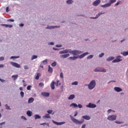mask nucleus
<instances>
[{"label": "nucleus", "mask_w": 128, "mask_h": 128, "mask_svg": "<svg viewBox=\"0 0 128 128\" xmlns=\"http://www.w3.org/2000/svg\"><path fill=\"white\" fill-rule=\"evenodd\" d=\"M120 2H121L120 1L114 4L115 6H120Z\"/></svg>", "instance_id": "41"}, {"label": "nucleus", "mask_w": 128, "mask_h": 128, "mask_svg": "<svg viewBox=\"0 0 128 128\" xmlns=\"http://www.w3.org/2000/svg\"><path fill=\"white\" fill-rule=\"evenodd\" d=\"M26 114L28 116H29L30 118V116H32V112L30 110H28L26 112Z\"/></svg>", "instance_id": "17"}, {"label": "nucleus", "mask_w": 128, "mask_h": 128, "mask_svg": "<svg viewBox=\"0 0 128 128\" xmlns=\"http://www.w3.org/2000/svg\"><path fill=\"white\" fill-rule=\"evenodd\" d=\"M73 54V56H77V54H82L84 53V51L80 50H72V49H66L59 52L60 58H66L70 56V54Z\"/></svg>", "instance_id": "1"}, {"label": "nucleus", "mask_w": 128, "mask_h": 128, "mask_svg": "<svg viewBox=\"0 0 128 128\" xmlns=\"http://www.w3.org/2000/svg\"><path fill=\"white\" fill-rule=\"evenodd\" d=\"M52 122L53 124H56V126H62V124H66V122H56L54 121V120H52Z\"/></svg>", "instance_id": "11"}, {"label": "nucleus", "mask_w": 128, "mask_h": 128, "mask_svg": "<svg viewBox=\"0 0 128 128\" xmlns=\"http://www.w3.org/2000/svg\"><path fill=\"white\" fill-rule=\"evenodd\" d=\"M34 99L32 98H30L28 100V104H32V102H34Z\"/></svg>", "instance_id": "28"}, {"label": "nucleus", "mask_w": 128, "mask_h": 128, "mask_svg": "<svg viewBox=\"0 0 128 128\" xmlns=\"http://www.w3.org/2000/svg\"><path fill=\"white\" fill-rule=\"evenodd\" d=\"M7 22H14V19H8L7 20Z\"/></svg>", "instance_id": "45"}, {"label": "nucleus", "mask_w": 128, "mask_h": 128, "mask_svg": "<svg viewBox=\"0 0 128 128\" xmlns=\"http://www.w3.org/2000/svg\"><path fill=\"white\" fill-rule=\"evenodd\" d=\"M121 54H122L124 56H128V51L121 52Z\"/></svg>", "instance_id": "25"}, {"label": "nucleus", "mask_w": 128, "mask_h": 128, "mask_svg": "<svg viewBox=\"0 0 128 128\" xmlns=\"http://www.w3.org/2000/svg\"><path fill=\"white\" fill-rule=\"evenodd\" d=\"M14 58H20V56H12L10 58V60H13Z\"/></svg>", "instance_id": "33"}, {"label": "nucleus", "mask_w": 128, "mask_h": 128, "mask_svg": "<svg viewBox=\"0 0 128 128\" xmlns=\"http://www.w3.org/2000/svg\"><path fill=\"white\" fill-rule=\"evenodd\" d=\"M100 4V0H96L94 1L92 3V4L94 6H98Z\"/></svg>", "instance_id": "13"}, {"label": "nucleus", "mask_w": 128, "mask_h": 128, "mask_svg": "<svg viewBox=\"0 0 128 128\" xmlns=\"http://www.w3.org/2000/svg\"><path fill=\"white\" fill-rule=\"evenodd\" d=\"M112 112V109H109L108 110L107 112L108 114H110Z\"/></svg>", "instance_id": "51"}, {"label": "nucleus", "mask_w": 128, "mask_h": 128, "mask_svg": "<svg viewBox=\"0 0 128 128\" xmlns=\"http://www.w3.org/2000/svg\"><path fill=\"white\" fill-rule=\"evenodd\" d=\"M36 58H38V56L33 55L31 58V60H36Z\"/></svg>", "instance_id": "30"}, {"label": "nucleus", "mask_w": 128, "mask_h": 128, "mask_svg": "<svg viewBox=\"0 0 128 128\" xmlns=\"http://www.w3.org/2000/svg\"><path fill=\"white\" fill-rule=\"evenodd\" d=\"M76 116H78V111L74 112V116L76 117Z\"/></svg>", "instance_id": "61"}, {"label": "nucleus", "mask_w": 128, "mask_h": 128, "mask_svg": "<svg viewBox=\"0 0 128 128\" xmlns=\"http://www.w3.org/2000/svg\"><path fill=\"white\" fill-rule=\"evenodd\" d=\"M44 86V83L39 84V86H40V88H42V86Z\"/></svg>", "instance_id": "49"}, {"label": "nucleus", "mask_w": 128, "mask_h": 128, "mask_svg": "<svg viewBox=\"0 0 128 128\" xmlns=\"http://www.w3.org/2000/svg\"><path fill=\"white\" fill-rule=\"evenodd\" d=\"M4 60V56L0 57V62H2Z\"/></svg>", "instance_id": "44"}, {"label": "nucleus", "mask_w": 128, "mask_h": 128, "mask_svg": "<svg viewBox=\"0 0 128 128\" xmlns=\"http://www.w3.org/2000/svg\"><path fill=\"white\" fill-rule=\"evenodd\" d=\"M114 60V57L111 56L108 57L106 59V60H107V62H110L112 60Z\"/></svg>", "instance_id": "20"}, {"label": "nucleus", "mask_w": 128, "mask_h": 128, "mask_svg": "<svg viewBox=\"0 0 128 128\" xmlns=\"http://www.w3.org/2000/svg\"><path fill=\"white\" fill-rule=\"evenodd\" d=\"M53 112L52 110H48L47 111V112H48V114H54V112Z\"/></svg>", "instance_id": "29"}, {"label": "nucleus", "mask_w": 128, "mask_h": 128, "mask_svg": "<svg viewBox=\"0 0 128 128\" xmlns=\"http://www.w3.org/2000/svg\"><path fill=\"white\" fill-rule=\"evenodd\" d=\"M40 74L38 73L37 75L36 76L35 78L36 80H38V78H40Z\"/></svg>", "instance_id": "42"}, {"label": "nucleus", "mask_w": 128, "mask_h": 128, "mask_svg": "<svg viewBox=\"0 0 128 128\" xmlns=\"http://www.w3.org/2000/svg\"><path fill=\"white\" fill-rule=\"evenodd\" d=\"M100 72H106V70L104 68L100 67Z\"/></svg>", "instance_id": "21"}, {"label": "nucleus", "mask_w": 128, "mask_h": 128, "mask_svg": "<svg viewBox=\"0 0 128 128\" xmlns=\"http://www.w3.org/2000/svg\"><path fill=\"white\" fill-rule=\"evenodd\" d=\"M82 118L84 119V120H90V116H82Z\"/></svg>", "instance_id": "18"}, {"label": "nucleus", "mask_w": 128, "mask_h": 128, "mask_svg": "<svg viewBox=\"0 0 128 128\" xmlns=\"http://www.w3.org/2000/svg\"><path fill=\"white\" fill-rule=\"evenodd\" d=\"M108 2L107 4H106L104 5H101L100 6L101 8H110V6L112 4H114V2H116V0H108Z\"/></svg>", "instance_id": "4"}, {"label": "nucleus", "mask_w": 128, "mask_h": 128, "mask_svg": "<svg viewBox=\"0 0 128 128\" xmlns=\"http://www.w3.org/2000/svg\"><path fill=\"white\" fill-rule=\"evenodd\" d=\"M114 90L117 92H122V89L120 87L116 86L114 88Z\"/></svg>", "instance_id": "14"}, {"label": "nucleus", "mask_w": 128, "mask_h": 128, "mask_svg": "<svg viewBox=\"0 0 128 128\" xmlns=\"http://www.w3.org/2000/svg\"><path fill=\"white\" fill-rule=\"evenodd\" d=\"M72 86H78V82L76 81L72 83Z\"/></svg>", "instance_id": "36"}, {"label": "nucleus", "mask_w": 128, "mask_h": 128, "mask_svg": "<svg viewBox=\"0 0 128 128\" xmlns=\"http://www.w3.org/2000/svg\"><path fill=\"white\" fill-rule=\"evenodd\" d=\"M2 124H6V122L0 123V126H2Z\"/></svg>", "instance_id": "63"}, {"label": "nucleus", "mask_w": 128, "mask_h": 128, "mask_svg": "<svg viewBox=\"0 0 128 128\" xmlns=\"http://www.w3.org/2000/svg\"><path fill=\"white\" fill-rule=\"evenodd\" d=\"M48 64V60H46L41 62V64H40V68H44V66H46Z\"/></svg>", "instance_id": "12"}, {"label": "nucleus", "mask_w": 128, "mask_h": 128, "mask_svg": "<svg viewBox=\"0 0 128 128\" xmlns=\"http://www.w3.org/2000/svg\"><path fill=\"white\" fill-rule=\"evenodd\" d=\"M12 78H13L14 80H18V75L15 74L12 76Z\"/></svg>", "instance_id": "22"}, {"label": "nucleus", "mask_w": 128, "mask_h": 128, "mask_svg": "<svg viewBox=\"0 0 128 128\" xmlns=\"http://www.w3.org/2000/svg\"><path fill=\"white\" fill-rule=\"evenodd\" d=\"M94 58L93 54L89 55L87 56V60H92Z\"/></svg>", "instance_id": "32"}, {"label": "nucleus", "mask_w": 128, "mask_h": 128, "mask_svg": "<svg viewBox=\"0 0 128 128\" xmlns=\"http://www.w3.org/2000/svg\"><path fill=\"white\" fill-rule=\"evenodd\" d=\"M106 14V12H99L97 14V16L98 18L99 16H102V14Z\"/></svg>", "instance_id": "34"}, {"label": "nucleus", "mask_w": 128, "mask_h": 128, "mask_svg": "<svg viewBox=\"0 0 128 128\" xmlns=\"http://www.w3.org/2000/svg\"><path fill=\"white\" fill-rule=\"evenodd\" d=\"M60 78H64V74H62V72H61L60 74Z\"/></svg>", "instance_id": "58"}, {"label": "nucleus", "mask_w": 128, "mask_h": 128, "mask_svg": "<svg viewBox=\"0 0 128 128\" xmlns=\"http://www.w3.org/2000/svg\"><path fill=\"white\" fill-rule=\"evenodd\" d=\"M52 49L54 50H60V48H53Z\"/></svg>", "instance_id": "57"}, {"label": "nucleus", "mask_w": 128, "mask_h": 128, "mask_svg": "<svg viewBox=\"0 0 128 128\" xmlns=\"http://www.w3.org/2000/svg\"><path fill=\"white\" fill-rule=\"evenodd\" d=\"M86 108H96V104L90 102L88 105L86 106Z\"/></svg>", "instance_id": "9"}, {"label": "nucleus", "mask_w": 128, "mask_h": 128, "mask_svg": "<svg viewBox=\"0 0 128 128\" xmlns=\"http://www.w3.org/2000/svg\"><path fill=\"white\" fill-rule=\"evenodd\" d=\"M95 72H100V67H98L94 70Z\"/></svg>", "instance_id": "31"}, {"label": "nucleus", "mask_w": 128, "mask_h": 128, "mask_svg": "<svg viewBox=\"0 0 128 128\" xmlns=\"http://www.w3.org/2000/svg\"><path fill=\"white\" fill-rule=\"evenodd\" d=\"M6 12H10V10H9L8 7L6 8Z\"/></svg>", "instance_id": "62"}, {"label": "nucleus", "mask_w": 128, "mask_h": 128, "mask_svg": "<svg viewBox=\"0 0 128 128\" xmlns=\"http://www.w3.org/2000/svg\"><path fill=\"white\" fill-rule=\"evenodd\" d=\"M114 122L115 124H124V122H120V121H115Z\"/></svg>", "instance_id": "40"}, {"label": "nucleus", "mask_w": 128, "mask_h": 128, "mask_svg": "<svg viewBox=\"0 0 128 128\" xmlns=\"http://www.w3.org/2000/svg\"><path fill=\"white\" fill-rule=\"evenodd\" d=\"M42 118L44 120H46V118H52V117H50V114H45V116H43Z\"/></svg>", "instance_id": "16"}, {"label": "nucleus", "mask_w": 128, "mask_h": 128, "mask_svg": "<svg viewBox=\"0 0 128 128\" xmlns=\"http://www.w3.org/2000/svg\"><path fill=\"white\" fill-rule=\"evenodd\" d=\"M86 124H84L82 125L81 128H86Z\"/></svg>", "instance_id": "60"}, {"label": "nucleus", "mask_w": 128, "mask_h": 128, "mask_svg": "<svg viewBox=\"0 0 128 128\" xmlns=\"http://www.w3.org/2000/svg\"><path fill=\"white\" fill-rule=\"evenodd\" d=\"M1 26H5L6 28H8V24H2Z\"/></svg>", "instance_id": "59"}, {"label": "nucleus", "mask_w": 128, "mask_h": 128, "mask_svg": "<svg viewBox=\"0 0 128 128\" xmlns=\"http://www.w3.org/2000/svg\"><path fill=\"white\" fill-rule=\"evenodd\" d=\"M60 26H47V27L46 28V30H54V28H60Z\"/></svg>", "instance_id": "8"}, {"label": "nucleus", "mask_w": 128, "mask_h": 128, "mask_svg": "<svg viewBox=\"0 0 128 128\" xmlns=\"http://www.w3.org/2000/svg\"><path fill=\"white\" fill-rule=\"evenodd\" d=\"M66 4H72L74 1L72 0H68L66 2Z\"/></svg>", "instance_id": "27"}, {"label": "nucleus", "mask_w": 128, "mask_h": 128, "mask_svg": "<svg viewBox=\"0 0 128 128\" xmlns=\"http://www.w3.org/2000/svg\"><path fill=\"white\" fill-rule=\"evenodd\" d=\"M10 64H12V66H14V68H20V65L16 62H10Z\"/></svg>", "instance_id": "10"}, {"label": "nucleus", "mask_w": 128, "mask_h": 128, "mask_svg": "<svg viewBox=\"0 0 128 128\" xmlns=\"http://www.w3.org/2000/svg\"><path fill=\"white\" fill-rule=\"evenodd\" d=\"M5 106H6V110H12V108H10V106H8V104H6L5 105Z\"/></svg>", "instance_id": "35"}, {"label": "nucleus", "mask_w": 128, "mask_h": 128, "mask_svg": "<svg viewBox=\"0 0 128 128\" xmlns=\"http://www.w3.org/2000/svg\"><path fill=\"white\" fill-rule=\"evenodd\" d=\"M78 107L79 108H82V105L81 104H78Z\"/></svg>", "instance_id": "52"}, {"label": "nucleus", "mask_w": 128, "mask_h": 128, "mask_svg": "<svg viewBox=\"0 0 128 128\" xmlns=\"http://www.w3.org/2000/svg\"><path fill=\"white\" fill-rule=\"evenodd\" d=\"M88 54H90V52H86L80 56H70L68 58V60H78V58H80V60L84 58L86 56H88Z\"/></svg>", "instance_id": "2"}, {"label": "nucleus", "mask_w": 128, "mask_h": 128, "mask_svg": "<svg viewBox=\"0 0 128 128\" xmlns=\"http://www.w3.org/2000/svg\"><path fill=\"white\" fill-rule=\"evenodd\" d=\"M56 66V62H52V66Z\"/></svg>", "instance_id": "46"}, {"label": "nucleus", "mask_w": 128, "mask_h": 128, "mask_svg": "<svg viewBox=\"0 0 128 128\" xmlns=\"http://www.w3.org/2000/svg\"><path fill=\"white\" fill-rule=\"evenodd\" d=\"M107 120L111 122H114V120H116V114L110 115L108 116Z\"/></svg>", "instance_id": "7"}, {"label": "nucleus", "mask_w": 128, "mask_h": 128, "mask_svg": "<svg viewBox=\"0 0 128 128\" xmlns=\"http://www.w3.org/2000/svg\"><path fill=\"white\" fill-rule=\"evenodd\" d=\"M31 88H32V86H27V90H30Z\"/></svg>", "instance_id": "54"}, {"label": "nucleus", "mask_w": 128, "mask_h": 128, "mask_svg": "<svg viewBox=\"0 0 128 128\" xmlns=\"http://www.w3.org/2000/svg\"><path fill=\"white\" fill-rule=\"evenodd\" d=\"M48 46H54V42H50L48 43Z\"/></svg>", "instance_id": "53"}, {"label": "nucleus", "mask_w": 128, "mask_h": 128, "mask_svg": "<svg viewBox=\"0 0 128 128\" xmlns=\"http://www.w3.org/2000/svg\"><path fill=\"white\" fill-rule=\"evenodd\" d=\"M56 84V86H60V80H57Z\"/></svg>", "instance_id": "43"}, {"label": "nucleus", "mask_w": 128, "mask_h": 128, "mask_svg": "<svg viewBox=\"0 0 128 128\" xmlns=\"http://www.w3.org/2000/svg\"><path fill=\"white\" fill-rule=\"evenodd\" d=\"M24 70H28V66H24Z\"/></svg>", "instance_id": "55"}, {"label": "nucleus", "mask_w": 128, "mask_h": 128, "mask_svg": "<svg viewBox=\"0 0 128 128\" xmlns=\"http://www.w3.org/2000/svg\"><path fill=\"white\" fill-rule=\"evenodd\" d=\"M34 118L35 120H40V118H42V116L39 114H35Z\"/></svg>", "instance_id": "23"}, {"label": "nucleus", "mask_w": 128, "mask_h": 128, "mask_svg": "<svg viewBox=\"0 0 128 128\" xmlns=\"http://www.w3.org/2000/svg\"><path fill=\"white\" fill-rule=\"evenodd\" d=\"M122 56H118L116 57V58L114 60L112 61V62H113V64H116V62H122Z\"/></svg>", "instance_id": "6"}, {"label": "nucleus", "mask_w": 128, "mask_h": 128, "mask_svg": "<svg viewBox=\"0 0 128 128\" xmlns=\"http://www.w3.org/2000/svg\"><path fill=\"white\" fill-rule=\"evenodd\" d=\"M90 18H92V20H96L97 18H98V17L96 15L95 17H92Z\"/></svg>", "instance_id": "48"}, {"label": "nucleus", "mask_w": 128, "mask_h": 128, "mask_svg": "<svg viewBox=\"0 0 128 128\" xmlns=\"http://www.w3.org/2000/svg\"><path fill=\"white\" fill-rule=\"evenodd\" d=\"M54 84H56V82L52 81L50 84V88L52 90H54Z\"/></svg>", "instance_id": "19"}, {"label": "nucleus", "mask_w": 128, "mask_h": 128, "mask_svg": "<svg viewBox=\"0 0 128 128\" xmlns=\"http://www.w3.org/2000/svg\"><path fill=\"white\" fill-rule=\"evenodd\" d=\"M86 86H88V90H94V88H96V80H92L90 82V84H86Z\"/></svg>", "instance_id": "3"}, {"label": "nucleus", "mask_w": 128, "mask_h": 128, "mask_svg": "<svg viewBox=\"0 0 128 128\" xmlns=\"http://www.w3.org/2000/svg\"><path fill=\"white\" fill-rule=\"evenodd\" d=\"M4 68V64H0V68Z\"/></svg>", "instance_id": "56"}, {"label": "nucleus", "mask_w": 128, "mask_h": 128, "mask_svg": "<svg viewBox=\"0 0 128 128\" xmlns=\"http://www.w3.org/2000/svg\"><path fill=\"white\" fill-rule=\"evenodd\" d=\"M74 98H76V96H74V94H71L68 98V100H74Z\"/></svg>", "instance_id": "26"}, {"label": "nucleus", "mask_w": 128, "mask_h": 128, "mask_svg": "<svg viewBox=\"0 0 128 128\" xmlns=\"http://www.w3.org/2000/svg\"><path fill=\"white\" fill-rule=\"evenodd\" d=\"M20 118H22V120H28V118H26L24 116H21Z\"/></svg>", "instance_id": "39"}, {"label": "nucleus", "mask_w": 128, "mask_h": 128, "mask_svg": "<svg viewBox=\"0 0 128 128\" xmlns=\"http://www.w3.org/2000/svg\"><path fill=\"white\" fill-rule=\"evenodd\" d=\"M70 108H78V104L76 103H72L70 104Z\"/></svg>", "instance_id": "24"}, {"label": "nucleus", "mask_w": 128, "mask_h": 128, "mask_svg": "<svg viewBox=\"0 0 128 128\" xmlns=\"http://www.w3.org/2000/svg\"><path fill=\"white\" fill-rule=\"evenodd\" d=\"M41 94L43 96H45L46 98L50 96V93H48V92H42Z\"/></svg>", "instance_id": "15"}, {"label": "nucleus", "mask_w": 128, "mask_h": 128, "mask_svg": "<svg viewBox=\"0 0 128 128\" xmlns=\"http://www.w3.org/2000/svg\"><path fill=\"white\" fill-rule=\"evenodd\" d=\"M104 56V54L101 53L100 54H99L98 56H99V58H102V56Z\"/></svg>", "instance_id": "47"}, {"label": "nucleus", "mask_w": 128, "mask_h": 128, "mask_svg": "<svg viewBox=\"0 0 128 128\" xmlns=\"http://www.w3.org/2000/svg\"><path fill=\"white\" fill-rule=\"evenodd\" d=\"M70 117L72 122H73L74 124H84V122L76 119V118H74L72 115H70Z\"/></svg>", "instance_id": "5"}, {"label": "nucleus", "mask_w": 128, "mask_h": 128, "mask_svg": "<svg viewBox=\"0 0 128 128\" xmlns=\"http://www.w3.org/2000/svg\"><path fill=\"white\" fill-rule=\"evenodd\" d=\"M62 44H56V48H62Z\"/></svg>", "instance_id": "50"}, {"label": "nucleus", "mask_w": 128, "mask_h": 128, "mask_svg": "<svg viewBox=\"0 0 128 128\" xmlns=\"http://www.w3.org/2000/svg\"><path fill=\"white\" fill-rule=\"evenodd\" d=\"M8 28H12V25L8 24Z\"/></svg>", "instance_id": "64"}, {"label": "nucleus", "mask_w": 128, "mask_h": 128, "mask_svg": "<svg viewBox=\"0 0 128 128\" xmlns=\"http://www.w3.org/2000/svg\"><path fill=\"white\" fill-rule=\"evenodd\" d=\"M48 72L50 73L52 72V68L50 66H48Z\"/></svg>", "instance_id": "38"}, {"label": "nucleus", "mask_w": 128, "mask_h": 128, "mask_svg": "<svg viewBox=\"0 0 128 128\" xmlns=\"http://www.w3.org/2000/svg\"><path fill=\"white\" fill-rule=\"evenodd\" d=\"M20 96L21 98H24V92L22 91H21L20 92Z\"/></svg>", "instance_id": "37"}]
</instances>
